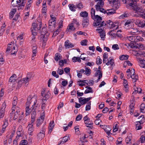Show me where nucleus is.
<instances>
[{
    "label": "nucleus",
    "instance_id": "nucleus-1",
    "mask_svg": "<svg viewBox=\"0 0 145 145\" xmlns=\"http://www.w3.org/2000/svg\"><path fill=\"white\" fill-rule=\"evenodd\" d=\"M123 3L128 4L127 7L130 9H132L136 12H143L141 8L139 7L137 5V2L138 0H119Z\"/></svg>",
    "mask_w": 145,
    "mask_h": 145
},
{
    "label": "nucleus",
    "instance_id": "nucleus-2",
    "mask_svg": "<svg viewBox=\"0 0 145 145\" xmlns=\"http://www.w3.org/2000/svg\"><path fill=\"white\" fill-rule=\"evenodd\" d=\"M127 39L131 42L129 44V46L132 48H138L140 43L137 42L143 40V38L139 36H130L127 37Z\"/></svg>",
    "mask_w": 145,
    "mask_h": 145
},
{
    "label": "nucleus",
    "instance_id": "nucleus-3",
    "mask_svg": "<svg viewBox=\"0 0 145 145\" xmlns=\"http://www.w3.org/2000/svg\"><path fill=\"white\" fill-rule=\"evenodd\" d=\"M104 5V3L103 1L101 0L98 1L97 5H95V8L97 11H99L104 14L106 13V12L105 9L102 8Z\"/></svg>",
    "mask_w": 145,
    "mask_h": 145
},
{
    "label": "nucleus",
    "instance_id": "nucleus-4",
    "mask_svg": "<svg viewBox=\"0 0 145 145\" xmlns=\"http://www.w3.org/2000/svg\"><path fill=\"white\" fill-rule=\"evenodd\" d=\"M140 118H142L141 120L136 122L137 124H136V129L137 130H139L142 129V127L141 126V124L143 123L144 121V116L141 115L140 116L138 119H140Z\"/></svg>",
    "mask_w": 145,
    "mask_h": 145
},
{
    "label": "nucleus",
    "instance_id": "nucleus-5",
    "mask_svg": "<svg viewBox=\"0 0 145 145\" xmlns=\"http://www.w3.org/2000/svg\"><path fill=\"white\" fill-rule=\"evenodd\" d=\"M92 19L95 20L94 22L93 23L94 26H97L100 25L102 20V17L97 15L95 17V18Z\"/></svg>",
    "mask_w": 145,
    "mask_h": 145
},
{
    "label": "nucleus",
    "instance_id": "nucleus-6",
    "mask_svg": "<svg viewBox=\"0 0 145 145\" xmlns=\"http://www.w3.org/2000/svg\"><path fill=\"white\" fill-rule=\"evenodd\" d=\"M96 30L99 31L98 33L100 34V36L101 39L103 40H104L105 38L106 34L103 29L101 28V27H99Z\"/></svg>",
    "mask_w": 145,
    "mask_h": 145
},
{
    "label": "nucleus",
    "instance_id": "nucleus-7",
    "mask_svg": "<svg viewBox=\"0 0 145 145\" xmlns=\"http://www.w3.org/2000/svg\"><path fill=\"white\" fill-rule=\"evenodd\" d=\"M41 94L42 96L43 97L42 101L43 102H44V101H46L48 99L50 96V92L48 91L46 94H45V91L44 90L43 91H42Z\"/></svg>",
    "mask_w": 145,
    "mask_h": 145
},
{
    "label": "nucleus",
    "instance_id": "nucleus-8",
    "mask_svg": "<svg viewBox=\"0 0 145 145\" xmlns=\"http://www.w3.org/2000/svg\"><path fill=\"white\" fill-rule=\"evenodd\" d=\"M33 100L34 101V104L33 105L35 106L37 102L36 97H33L31 98V97L30 96H29L27 99V102L26 105H30L31 103Z\"/></svg>",
    "mask_w": 145,
    "mask_h": 145
},
{
    "label": "nucleus",
    "instance_id": "nucleus-9",
    "mask_svg": "<svg viewBox=\"0 0 145 145\" xmlns=\"http://www.w3.org/2000/svg\"><path fill=\"white\" fill-rule=\"evenodd\" d=\"M34 105H32V107L30 108H29L30 105H26V115L27 116L29 115L30 112H31V110H35L36 108H35V107L34 106Z\"/></svg>",
    "mask_w": 145,
    "mask_h": 145
},
{
    "label": "nucleus",
    "instance_id": "nucleus-10",
    "mask_svg": "<svg viewBox=\"0 0 145 145\" xmlns=\"http://www.w3.org/2000/svg\"><path fill=\"white\" fill-rule=\"evenodd\" d=\"M125 28L127 29H129L133 27V22L131 20H128L127 21L125 24Z\"/></svg>",
    "mask_w": 145,
    "mask_h": 145
},
{
    "label": "nucleus",
    "instance_id": "nucleus-11",
    "mask_svg": "<svg viewBox=\"0 0 145 145\" xmlns=\"http://www.w3.org/2000/svg\"><path fill=\"white\" fill-rule=\"evenodd\" d=\"M89 20L88 17H85L83 18L82 25L83 27H87L89 24Z\"/></svg>",
    "mask_w": 145,
    "mask_h": 145
},
{
    "label": "nucleus",
    "instance_id": "nucleus-12",
    "mask_svg": "<svg viewBox=\"0 0 145 145\" xmlns=\"http://www.w3.org/2000/svg\"><path fill=\"white\" fill-rule=\"evenodd\" d=\"M106 22L108 24L111 25V27L112 28L116 27V29H117L118 27L117 23L116 22L113 23V22L111 21L110 20H108Z\"/></svg>",
    "mask_w": 145,
    "mask_h": 145
},
{
    "label": "nucleus",
    "instance_id": "nucleus-13",
    "mask_svg": "<svg viewBox=\"0 0 145 145\" xmlns=\"http://www.w3.org/2000/svg\"><path fill=\"white\" fill-rule=\"evenodd\" d=\"M110 3H113L115 7L117 8H118L120 5V4L119 2L118 1H117L116 0H108Z\"/></svg>",
    "mask_w": 145,
    "mask_h": 145
},
{
    "label": "nucleus",
    "instance_id": "nucleus-14",
    "mask_svg": "<svg viewBox=\"0 0 145 145\" xmlns=\"http://www.w3.org/2000/svg\"><path fill=\"white\" fill-rule=\"evenodd\" d=\"M33 124H29L27 126L28 128V133L30 135H32V133L34 131V127H33Z\"/></svg>",
    "mask_w": 145,
    "mask_h": 145
},
{
    "label": "nucleus",
    "instance_id": "nucleus-15",
    "mask_svg": "<svg viewBox=\"0 0 145 145\" xmlns=\"http://www.w3.org/2000/svg\"><path fill=\"white\" fill-rule=\"evenodd\" d=\"M65 45L66 48H69L74 47V45L72 43L69 42V40H66L65 43Z\"/></svg>",
    "mask_w": 145,
    "mask_h": 145
},
{
    "label": "nucleus",
    "instance_id": "nucleus-16",
    "mask_svg": "<svg viewBox=\"0 0 145 145\" xmlns=\"http://www.w3.org/2000/svg\"><path fill=\"white\" fill-rule=\"evenodd\" d=\"M138 31L137 29L136 28H133V27L129 29L128 33L132 35H135Z\"/></svg>",
    "mask_w": 145,
    "mask_h": 145
},
{
    "label": "nucleus",
    "instance_id": "nucleus-17",
    "mask_svg": "<svg viewBox=\"0 0 145 145\" xmlns=\"http://www.w3.org/2000/svg\"><path fill=\"white\" fill-rule=\"evenodd\" d=\"M54 121H52L50 122L48 126L49 133H51L54 127Z\"/></svg>",
    "mask_w": 145,
    "mask_h": 145
},
{
    "label": "nucleus",
    "instance_id": "nucleus-18",
    "mask_svg": "<svg viewBox=\"0 0 145 145\" xmlns=\"http://www.w3.org/2000/svg\"><path fill=\"white\" fill-rule=\"evenodd\" d=\"M69 136H65L63 138V139H62L60 142L59 143H58V144H63L66 142L68 141L69 140Z\"/></svg>",
    "mask_w": 145,
    "mask_h": 145
},
{
    "label": "nucleus",
    "instance_id": "nucleus-19",
    "mask_svg": "<svg viewBox=\"0 0 145 145\" xmlns=\"http://www.w3.org/2000/svg\"><path fill=\"white\" fill-rule=\"evenodd\" d=\"M86 88H87L88 89H86L85 90L84 92L85 94L93 93V91L91 87L88 86H86Z\"/></svg>",
    "mask_w": 145,
    "mask_h": 145
},
{
    "label": "nucleus",
    "instance_id": "nucleus-20",
    "mask_svg": "<svg viewBox=\"0 0 145 145\" xmlns=\"http://www.w3.org/2000/svg\"><path fill=\"white\" fill-rule=\"evenodd\" d=\"M109 60H108V61L107 63H106V65H111L112 66L114 64V60L112 57H110L109 58Z\"/></svg>",
    "mask_w": 145,
    "mask_h": 145
},
{
    "label": "nucleus",
    "instance_id": "nucleus-21",
    "mask_svg": "<svg viewBox=\"0 0 145 145\" xmlns=\"http://www.w3.org/2000/svg\"><path fill=\"white\" fill-rule=\"evenodd\" d=\"M79 102L81 103L82 105L86 104L87 102L85 98H83V97H80L78 99Z\"/></svg>",
    "mask_w": 145,
    "mask_h": 145
},
{
    "label": "nucleus",
    "instance_id": "nucleus-22",
    "mask_svg": "<svg viewBox=\"0 0 145 145\" xmlns=\"http://www.w3.org/2000/svg\"><path fill=\"white\" fill-rule=\"evenodd\" d=\"M16 11V8L13 9L11 10L9 14V18L10 19H11L13 17L14 14Z\"/></svg>",
    "mask_w": 145,
    "mask_h": 145
},
{
    "label": "nucleus",
    "instance_id": "nucleus-23",
    "mask_svg": "<svg viewBox=\"0 0 145 145\" xmlns=\"http://www.w3.org/2000/svg\"><path fill=\"white\" fill-rule=\"evenodd\" d=\"M145 61L144 59H139V64L140 66L143 68H145Z\"/></svg>",
    "mask_w": 145,
    "mask_h": 145
},
{
    "label": "nucleus",
    "instance_id": "nucleus-24",
    "mask_svg": "<svg viewBox=\"0 0 145 145\" xmlns=\"http://www.w3.org/2000/svg\"><path fill=\"white\" fill-rule=\"evenodd\" d=\"M45 134L43 133L41 131L37 134V137L39 140H42L45 136Z\"/></svg>",
    "mask_w": 145,
    "mask_h": 145
},
{
    "label": "nucleus",
    "instance_id": "nucleus-25",
    "mask_svg": "<svg viewBox=\"0 0 145 145\" xmlns=\"http://www.w3.org/2000/svg\"><path fill=\"white\" fill-rule=\"evenodd\" d=\"M17 77V76L15 74H14L10 78L9 80V81L12 82H15L16 79H15Z\"/></svg>",
    "mask_w": 145,
    "mask_h": 145
},
{
    "label": "nucleus",
    "instance_id": "nucleus-26",
    "mask_svg": "<svg viewBox=\"0 0 145 145\" xmlns=\"http://www.w3.org/2000/svg\"><path fill=\"white\" fill-rule=\"evenodd\" d=\"M129 56L127 55H123L120 56L119 57L120 59L121 60H127L129 57Z\"/></svg>",
    "mask_w": 145,
    "mask_h": 145
},
{
    "label": "nucleus",
    "instance_id": "nucleus-27",
    "mask_svg": "<svg viewBox=\"0 0 145 145\" xmlns=\"http://www.w3.org/2000/svg\"><path fill=\"white\" fill-rule=\"evenodd\" d=\"M69 7L70 9L72 11H75L76 10L75 9L76 8V5L73 4H70L69 5Z\"/></svg>",
    "mask_w": 145,
    "mask_h": 145
},
{
    "label": "nucleus",
    "instance_id": "nucleus-28",
    "mask_svg": "<svg viewBox=\"0 0 145 145\" xmlns=\"http://www.w3.org/2000/svg\"><path fill=\"white\" fill-rule=\"evenodd\" d=\"M131 77L133 79V82H135L138 80V76L137 75H136V74L131 75Z\"/></svg>",
    "mask_w": 145,
    "mask_h": 145
},
{
    "label": "nucleus",
    "instance_id": "nucleus-29",
    "mask_svg": "<svg viewBox=\"0 0 145 145\" xmlns=\"http://www.w3.org/2000/svg\"><path fill=\"white\" fill-rule=\"evenodd\" d=\"M98 75H99L98 80H99L102 76V74L101 71L99 70L97 71L95 74V76H97Z\"/></svg>",
    "mask_w": 145,
    "mask_h": 145
},
{
    "label": "nucleus",
    "instance_id": "nucleus-30",
    "mask_svg": "<svg viewBox=\"0 0 145 145\" xmlns=\"http://www.w3.org/2000/svg\"><path fill=\"white\" fill-rule=\"evenodd\" d=\"M74 25L73 24V23H71L67 27V29L68 30H75V28L74 27Z\"/></svg>",
    "mask_w": 145,
    "mask_h": 145
},
{
    "label": "nucleus",
    "instance_id": "nucleus-31",
    "mask_svg": "<svg viewBox=\"0 0 145 145\" xmlns=\"http://www.w3.org/2000/svg\"><path fill=\"white\" fill-rule=\"evenodd\" d=\"M80 15L81 16L83 17V18L85 17H88V14L86 11L82 12L80 13Z\"/></svg>",
    "mask_w": 145,
    "mask_h": 145
},
{
    "label": "nucleus",
    "instance_id": "nucleus-32",
    "mask_svg": "<svg viewBox=\"0 0 145 145\" xmlns=\"http://www.w3.org/2000/svg\"><path fill=\"white\" fill-rule=\"evenodd\" d=\"M95 10L94 8H92L91 10V18L92 19L95 18Z\"/></svg>",
    "mask_w": 145,
    "mask_h": 145
},
{
    "label": "nucleus",
    "instance_id": "nucleus-33",
    "mask_svg": "<svg viewBox=\"0 0 145 145\" xmlns=\"http://www.w3.org/2000/svg\"><path fill=\"white\" fill-rule=\"evenodd\" d=\"M41 35L43 36L46 35V36L48 35H48V31H46V29L44 28H42V31L41 32Z\"/></svg>",
    "mask_w": 145,
    "mask_h": 145
},
{
    "label": "nucleus",
    "instance_id": "nucleus-34",
    "mask_svg": "<svg viewBox=\"0 0 145 145\" xmlns=\"http://www.w3.org/2000/svg\"><path fill=\"white\" fill-rule=\"evenodd\" d=\"M106 13H107L108 15H110L115 13V10L113 9H110L107 10V11H106Z\"/></svg>",
    "mask_w": 145,
    "mask_h": 145
},
{
    "label": "nucleus",
    "instance_id": "nucleus-35",
    "mask_svg": "<svg viewBox=\"0 0 145 145\" xmlns=\"http://www.w3.org/2000/svg\"><path fill=\"white\" fill-rule=\"evenodd\" d=\"M91 70L89 67H86L85 74L88 76L89 75L91 74Z\"/></svg>",
    "mask_w": 145,
    "mask_h": 145
},
{
    "label": "nucleus",
    "instance_id": "nucleus-36",
    "mask_svg": "<svg viewBox=\"0 0 145 145\" xmlns=\"http://www.w3.org/2000/svg\"><path fill=\"white\" fill-rule=\"evenodd\" d=\"M33 76L32 73H30L27 74L26 78L29 80H31L33 78Z\"/></svg>",
    "mask_w": 145,
    "mask_h": 145
},
{
    "label": "nucleus",
    "instance_id": "nucleus-37",
    "mask_svg": "<svg viewBox=\"0 0 145 145\" xmlns=\"http://www.w3.org/2000/svg\"><path fill=\"white\" fill-rule=\"evenodd\" d=\"M21 80L23 83H25V85L27 86L28 85V84H27V83L29 80L26 78H24Z\"/></svg>",
    "mask_w": 145,
    "mask_h": 145
},
{
    "label": "nucleus",
    "instance_id": "nucleus-38",
    "mask_svg": "<svg viewBox=\"0 0 145 145\" xmlns=\"http://www.w3.org/2000/svg\"><path fill=\"white\" fill-rule=\"evenodd\" d=\"M91 102L89 101V102L87 104V105H86V110L88 111L89 110L91 109Z\"/></svg>",
    "mask_w": 145,
    "mask_h": 145
},
{
    "label": "nucleus",
    "instance_id": "nucleus-39",
    "mask_svg": "<svg viewBox=\"0 0 145 145\" xmlns=\"http://www.w3.org/2000/svg\"><path fill=\"white\" fill-rule=\"evenodd\" d=\"M60 54L58 53H57L55 54V59L56 61H58L60 59Z\"/></svg>",
    "mask_w": 145,
    "mask_h": 145
},
{
    "label": "nucleus",
    "instance_id": "nucleus-40",
    "mask_svg": "<svg viewBox=\"0 0 145 145\" xmlns=\"http://www.w3.org/2000/svg\"><path fill=\"white\" fill-rule=\"evenodd\" d=\"M19 4H20V6H23L24 7L26 3V0H19Z\"/></svg>",
    "mask_w": 145,
    "mask_h": 145
},
{
    "label": "nucleus",
    "instance_id": "nucleus-41",
    "mask_svg": "<svg viewBox=\"0 0 145 145\" xmlns=\"http://www.w3.org/2000/svg\"><path fill=\"white\" fill-rule=\"evenodd\" d=\"M138 141L139 142H140L142 143H143L145 141V136L142 135L138 140Z\"/></svg>",
    "mask_w": 145,
    "mask_h": 145
},
{
    "label": "nucleus",
    "instance_id": "nucleus-42",
    "mask_svg": "<svg viewBox=\"0 0 145 145\" xmlns=\"http://www.w3.org/2000/svg\"><path fill=\"white\" fill-rule=\"evenodd\" d=\"M17 103V97H14L13 98V101L12 102V105L16 106Z\"/></svg>",
    "mask_w": 145,
    "mask_h": 145
},
{
    "label": "nucleus",
    "instance_id": "nucleus-43",
    "mask_svg": "<svg viewBox=\"0 0 145 145\" xmlns=\"http://www.w3.org/2000/svg\"><path fill=\"white\" fill-rule=\"evenodd\" d=\"M145 108V104L144 103H142L140 105V109L141 112H143Z\"/></svg>",
    "mask_w": 145,
    "mask_h": 145
},
{
    "label": "nucleus",
    "instance_id": "nucleus-44",
    "mask_svg": "<svg viewBox=\"0 0 145 145\" xmlns=\"http://www.w3.org/2000/svg\"><path fill=\"white\" fill-rule=\"evenodd\" d=\"M27 144V141L26 140H24L21 141L20 143V145H26Z\"/></svg>",
    "mask_w": 145,
    "mask_h": 145
},
{
    "label": "nucleus",
    "instance_id": "nucleus-45",
    "mask_svg": "<svg viewBox=\"0 0 145 145\" xmlns=\"http://www.w3.org/2000/svg\"><path fill=\"white\" fill-rule=\"evenodd\" d=\"M142 91V89L141 88H137V90H135V91H134L133 93V94H135L136 93H137L138 92L139 93H141V91Z\"/></svg>",
    "mask_w": 145,
    "mask_h": 145
},
{
    "label": "nucleus",
    "instance_id": "nucleus-46",
    "mask_svg": "<svg viewBox=\"0 0 145 145\" xmlns=\"http://www.w3.org/2000/svg\"><path fill=\"white\" fill-rule=\"evenodd\" d=\"M96 63L97 65H100L102 63V60L100 58L99 56H98L97 59Z\"/></svg>",
    "mask_w": 145,
    "mask_h": 145
},
{
    "label": "nucleus",
    "instance_id": "nucleus-47",
    "mask_svg": "<svg viewBox=\"0 0 145 145\" xmlns=\"http://www.w3.org/2000/svg\"><path fill=\"white\" fill-rule=\"evenodd\" d=\"M57 72L59 75H61L63 73L64 71L62 69H59L58 68L57 71Z\"/></svg>",
    "mask_w": 145,
    "mask_h": 145
},
{
    "label": "nucleus",
    "instance_id": "nucleus-48",
    "mask_svg": "<svg viewBox=\"0 0 145 145\" xmlns=\"http://www.w3.org/2000/svg\"><path fill=\"white\" fill-rule=\"evenodd\" d=\"M112 48L114 50H118L119 49V48L118 47V45L116 44L113 45Z\"/></svg>",
    "mask_w": 145,
    "mask_h": 145
},
{
    "label": "nucleus",
    "instance_id": "nucleus-49",
    "mask_svg": "<svg viewBox=\"0 0 145 145\" xmlns=\"http://www.w3.org/2000/svg\"><path fill=\"white\" fill-rule=\"evenodd\" d=\"M88 42V40L86 39H84L82 40L80 42L82 46H86L87 45V43Z\"/></svg>",
    "mask_w": 145,
    "mask_h": 145
},
{
    "label": "nucleus",
    "instance_id": "nucleus-50",
    "mask_svg": "<svg viewBox=\"0 0 145 145\" xmlns=\"http://www.w3.org/2000/svg\"><path fill=\"white\" fill-rule=\"evenodd\" d=\"M72 23H73V24H76L77 26H78L80 25L79 22L77 21V20L75 19H73Z\"/></svg>",
    "mask_w": 145,
    "mask_h": 145
},
{
    "label": "nucleus",
    "instance_id": "nucleus-51",
    "mask_svg": "<svg viewBox=\"0 0 145 145\" xmlns=\"http://www.w3.org/2000/svg\"><path fill=\"white\" fill-rule=\"evenodd\" d=\"M55 23L56 22H53V20H50L48 22L49 26H51L52 25H53L54 26L55 25Z\"/></svg>",
    "mask_w": 145,
    "mask_h": 145
},
{
    "label": "nucleus",
    "instance_id": "nucleus-52",
    "mask_svg": "<svg viewBox=\"0 0 145 145\" xmlns=\"http://www.w3.org/2000/svg\"><path fill=\"white\" fill-rule=\"evenodd\" d=\"M76 8L79 9H81L83 7V6L81 3H79L78 4H76Z\"/></svg>",
    "mask_w": 145,
    "mask_h": 145
},
{
    "label": "nucleus",
    "instance_id": "nucleus-53",
    "mask_svg": "<svg viewBox=\"0 0 145 145\" xmlns=\"http://www.w3.org/2000/svg\"><path fill=\"white\" fill-rule=\"evenodd\" d=\"M23 83L22 81V80H20L18 83V84L17 85V88H20L22 86V84Z\"/></svg>",
    "mask_w": 145,
    "mask_h": 145
},
{
    "label": "nucleus",
    "instance_id": "nucleus-54",
    "mask_svg": "<svg viewBox=\"0 0 145 145\" xmlns=\"http://www.w3.org/2000/svg\"><path fill=\"white\" fill-rule=\"evenodd\" d=\"M141 27H145V21H142L139 26Z\"/></svg>",
    "mask_w": 145,
    "mask_h": 145
},
{
    "label": "nucleus",
    "instance_id": "nucleus-55",
    "mask_svg": "<svg viewBox=\"0 0 145 145\" xmlns=\"http://www.w3.org/2000/svg\"><path fill=\"white\" fill-rule=\"evenodd\" d=\"M52 75L56 78H58L59 77V75L56 74V72L55 71H53L52 72Z\"/></svg>",
    "mask_w": 145,
    "mask_h": 145
},
{
    "label": "nucleus",
    "instance_id": "nucleus-56",
    "mask_svg": "<svg viewBox=\"0 0 145 145\" xmlns=\"http://www.w3.org/2000/svg\"><path fill=\"white\" fill-rule=\"evenodd\" d=\"M142 21L139 20L137 19L135 21V23L138 26H139V25L140 24Z\"/></svg>",
    "mask_w": 145,
    "mask_h": 145
},
{
    "label": "nucleus",
    "instance_id": "nucleus-57",
    "mask_svg": "<svg viewBox=\"0 0 145 145\" xmlns=\"http://www.w3.org/2000/svg\"><path fill=\"white\" fill-rule=\"evenodd\" d=\"M140 47H139V49L142 50H145V45H144L141 43L139 45Z\"/></svg>",
    "mask_w": 145,
    "mask_h": 145
},
{
    "label": "nucleus",
    "instance_id": "nucleus-58",
    "mask_svg": "<svg viewBox=\"0 0 145 145\" xmlns=\"http://www.w3.org/2000/svg\"><path fill=\"white\" fill-rule=\"evenodd\" d=\"M82 116L81 114H79L78 115L76 118V121H80V120L82 118Z\"/></svg>",
    "mask_w": 145,
    "mask_h": 145
},
{
    "label": "nucleus",
    "instance_id": "nucleus-59",
    "mask_svg": "<svg viewBox=\"0 0 145 145\" xmlns=\"http://www.w3.org/2000/svg\"><path fill=\"white\" fill-rule=\"evenodd\" d=\"M36 114V112L34 110L33 111L32 113L31 117L35 118Z\"/></svg>",
    "mask_w": 145,
    "mask_h": 145
},
{
    "label": "nucleus",
    "instance_id": "nucleus-60",
    "mask_svg": "<svg viewBox=\"0 0 145 145\" xmlns=\"http://www.w3.org/2000/svg\"><path fill=\"white\" fill-rule=\"evenodd\" d=\"M93 123H89L86 125V126L87 127L89 128V129H91L93 128Z\"/></svg>",
    "mask_w": 145,
    "mask_h": 145
},
{
    "label": "nucleus",
    "instance_id": "nucleus-61",
    "mask_svg": "<svg viewBox=\"0 0 145 145\" xmlns=\"http://www.w3.org/2000/svg\"><path fill=\"white\" fill-rule=\"evenodd\" d=\"M8 120H5V121L4 122V124L3 125V126L5 127H7L8 125Z\"/></svg>",
    "mask_w": 145,
    "mask_h": 145
},
{
    "label": "nucleus",
    "instance_id": "nucleus-62",
    "mask_svg": "<svg viewBox=\"0 0 145 145\" xmlns=\"http://www.w3.org/2000/svg\"><path fill=\"white\" fill-rule=\"evenodd\" d=\"M33 27L31 28V29H33L34 30H36V28L37 27V24L35 23H33L32 24Z\"/></svg>",
    "mask_w": 145,
    "mask_h": 145
},
{
    "label": "nucleus",
    "instance_id": "nucleus-63",
    "mask_svg": "<svg viewBox=\"0 0 145 145\" xmlns=\"http://www.w3.org/2000/svg\"><path fill=\"white\" fill-rule=\"evenodd\" d=\"M68 84V82L67 80H64L62 81V85L63 86H65Z\"/></svg>",
    "mask_w": 145,
    "mask_h": 145
},
{
    "label": "nucleus",
    "instance_id": "nucleus-64",
    "mask_svg": "<svg viewBox=\"0 0 145 145\" xmlns=\"http://www.w3.org/2000/svg\"><path fill=\"white\" fill-rule=\"evenodd\" d=\"M131 139L130 137H127L125 139V141L127 144H128L131 141Z\"/></svg>",
    "mask_w": 145,
    "mask_h": 145
}]
</instances>
